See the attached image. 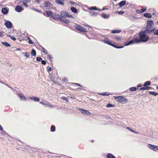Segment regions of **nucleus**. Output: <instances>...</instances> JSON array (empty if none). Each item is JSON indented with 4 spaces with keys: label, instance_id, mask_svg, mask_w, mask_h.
<instances>
[{
    "label": "nucleus",
    "instance_id": "1",
    "mask_svg": "<svg viewBox=\"0 0 158 158\" xmlns=\"http://www.w3.org/2000/svg\"><path fill=\"white\" fill-rule=\"evenodd\" d=\"M139 39L135 38L133 40L130 41L128 43H124V46H126L135 43H138L140 41L143 42H146L148 40L149 38L148 35L146 34L144 31H140L139 33Z\"/></svg>",
    "mask_w": 158,
    "mask_h": 158
},
{
    "label": "nucleus",
    "instance_id": "2",
    "mask_svg": "<svg viewBox=\"0 0 158 158\" xmlns=\"http://www.w3.org/2000/svg\"><path fill=\"white\" fill-rule=\"evenodd\" d=\"M103 41L105 43L109 45H111L117 48H123V46H116V45L113 44L112 43L114 42L111 41L109 40L107 38H105L103 40Z\"/></svg>",
    "mask_w": 158,
    "mask_h": 158
},
{
    "label": "nucleus",
    "instance_id": "3",
    "mask_svg": "<svg viewBox=\"0 0 158 158\" xmlns=\"http://www.w3.org/2000/svg\"><path fill=\"white\" fill-rule=\"evenodd\" d=\"M74 27L76 30H78L81 32L85 33L87 32V30L86 29L78 24H76Z\"/></svg>",
    "mask_w": 158,
    "mask_h": 158
},
{
    "label": "nucleus",
    "instance_id": "4",
    "mask_svg": "<svg viewBox=\"0 0 158 158\" xmlns=\"http://www.w3.org/2000/svg\"><path fill=\"white\" fill-rule=\"evenodd\" d=\"M148 147L150 149L156 152H158V146L149 144L148 145Z\"/></svg>",
    "mask_w": 158,
    "mask_h": 158
},
{
    "label": "nucleus",
    "instance_id": "5",
    "mask_svg": "<svg viewBox=\"0 0 158 158\" xmlns=\"http://www.w3.org/2000/svg\"><path fill=\"white\" fill-rule=\"evenodd\" d=\"M142 8L140 10H138V9L136 10H135V12L137 14H140L144 12L147 9L146 7L145 6H144L143 7L142 6Z\"/></svg>",
    "mask_w": 158,
    "mask_h": 158
},
{
    "label": "nucleus",
    "instance_id": "6",
    "mask_svg": "<svg viewBox=\"0 0 158 158\" xmlns=\"http://www.w3.org/2000/svg\"><path fill=\"white\" fill-rule=\"evenodd\" d=\"M148 23L146 26L147 28H150L154 25V23L153 21L152 20L149 21L148 20L147 21Z\"/></svg>",
    "mask_w": 158,
    "mask_h": 158
},
{
    "label": "nucleus",
    "instance_id": "7",
    "mask_svg": "<svg viewBox=\"0 0 158 158\" xmlns=\"http://www.w3.org/2000/svg\"><path fill=\"white\" fill-rule=\"evenodd\" d=\"M78 110L80 111L82 114H89V115L91 114L90 112L88 110H85L83 109L79 108Z\"/></svg>",
    "mask_w": 158,
    "mask_h": 158
},
{
    "label": "nucleus",
    "instance_id": "8",
    "mask_svg": "<svg viewBox=\"0 0 158 158\" xmlns=\"http://www.w3.org/2000/svg\"><path fill=\"white\" fill-rule=\"evenodd\" d=\"M5 25L8 28H10L12 26V23L10 21H7L5 23Z\"/></svg>",
    "mask_w": 158,
    "mask_h": 158
},
{
    "label": "nucleus",
    "instance_id": "9",
    "mask_svg": "<svg viewBox=\"0 0 158 158\" xmlns=\"http://www.w3.org/2000/svg\"><path fill=\"white\" fill-rule=\"evenodd\" d=\"M64 17H63L62 16H60V19L59 20L64 22L66 23H68L69 22V20L67 19H66L64 18Z\"/></svg>",
    "mask_w": 158,
    "mask_h": 158
},
{
    "label": "nucleus",
    "instance_id": "10",
    "mask_svg": "<svg viewBox=\"0 0 158 158\" xmlns=\"http://www.w3.org/2000/svg\"><path fill=\"white\" fill-rule=\"evenodd\" d=\"M43 14L45 16H47L48 17L50 16L52 17L53 14L52 11H46L45 13H44Z\"/></svg>",
    "mask_w": 158,
    "mask_h": 158
},
{
    "label": "nucleus",
    "instance_id": "11",
    "mask_svg": "<svg viewBox=\"0 0 158 158\" xmlns=\"http://www.w3.org/2000/svg\"><path fill=\"white\" fill-rule=\"evenodd\" d=\"M15 10L17 12H21L23 9L21 6L17 5L16 6Z\"/></svg>",
    "mask_w": 158,
    "mask_h": 158
},
{
    "label": "nucleus",
    "instance_id": "12",
    "mask_svg": "<svg viewBox=\"0 0 158 158\" xmlns=\"http://www.w3.org/2000/svg\"><path fill=\"white\" fill-rule=\"evenodd\" d=\"M60 17V15L56 14H54V15L52 14V18L53 19H55L56 20L57 19L59 20Z\"/></svg>",
    "mask_w": 158,
    "mask_h": 158
},
{
    "label": "nucleus",
    "instance_id": "13",
    "mask_svg": "<svg viewBox=\"0 0 158 158\" xmlns=\"http://www.w3.org/2000/svg\"><path fill=\"white\" fill-rule=\"evenodd\" d=\"M44 5L46 8L50 7L51 6V3L49 1L45 2L44 4Z\"/></svg>",
    "mask_w": 158,
    "mask_h": 158
},
{
    "label": "nucleus",
    "instance_id": "14",
    "mask_svg": "<svg viewBox=\"0 0 158 158\" xmlns=\"http://www.w3.org/2000/svg\"><path fill=\"white\" fill-rule=\"evenodd\" d=\"M65 0H56L55 2L58 4L64 5V2Z\"/></svg>",
    "mask_w": 158,
    "mask_h": 158
},
{
    "label": "nucleus",
    "instance_id": "15",
    "mask_svg": "<svg viewBox=\"0 0 158 158\" xmlns=\"http://www.w3.org/2000/svg\"><path fill=\"white\" fill-rule=\"evenodd\" d=\"M126 4V1H122L120 2L119 3L118 5L120 8L122 7L123 6L125 5Z\"/></svg>",
    "mask_w": 158,
    "mask_h": 158
},
{
    "label": "nucleus",
    "instance_id": "16",
    "mask_svg": "<svg viewBox=\"0 0 158 158\" xmlns=\"http://www.w3.org/2000/svg\"><path fill=\"white\" fill-rule=\"evenodd\" d=\"M61 15L63 17H67L68 13L65 11H62L61 12Z\"/></svg>",
    "mask_w": 158,
    "mask_h": 158
},
{
    "label": "nucleus",
    "instance_id": "17",
    "mask_svg": "<svg viewBox=\"0 0 158 158\" xmlns=\"http://www.w3.org/2000/svg\"><path fill=\"white\" fill-rule=\"evenodd\" d=\"M150 89V87L147 86H143V87H141L139 88L140 90H149Z\"/></svg>",
    "mask_w": 158,
    "mask_h": 158
},
{
    "label": "nucleus",
    "instance_id": "18",
    "mask_svg": "<svg viewBox=\"0 0 158 158\" xmlns=\"http://www.w3.org/2000/svg\"><path fill=\"white\" fill-rule=\"evenodd\" d=\"M149 28H146V30L145 31H144V32H145V34L146 33H149L154 30V28L152 29V30L149 29Z\"/></svg>",
    "mask_w": 158,
    "mask_h": 158
},
{
    "label": "nucleus",
    "instance_id": "19",
    "mask_svg": "<svg viewBox=\"0 0 158 158\" xmlns=\"http://www.w3.org/2000/svg\"><path fill=\"white\" fill-rule=\"evenodd\" d=\"M121 30H116L115 29L111 31V33L115 34V33H118L121 32Z\"/></svg>",
    "mask_w": 158,
    "mask_h": 158
},
{
    "label": "nucleus",
    "instance_id": "20",
    "mask_svg": "<svg viewBox=\"0 0 158 158\" xmlns=\"http://www.w3.org/2000/svg\"><path fill=\"white\" fill-rule=\"evenodd\" d=\"M144 16L148 18H151L152 17V15L149 13H145L143 14Z\"/></svg>",
    "mask_w": 158,
    "mask_h": 158
},
{
    "label": "nucleus",
    "instance_id": "21",
    "mask_svg": "<svg viewBox=\"0 0 158 158\" xmlns=\"http://www.w3.org/2000/svg\"><path fill=\"white\" fill-rule=\"evenodd\" d=\"M2 12L4 14H6L8 12L7 9L6 8H2Z\"/></svg>",
    "mask_w": 158,
    "mask_h": 158
},
{
    "label": "nucleus",
    "instance_id": "22",
    "mask_svg": "<svg viewBox=\"0 0 158 158\" xmlns=\"http://www.w3.org/2000/svg\"><path fill=\"white\" fill-rule=\"evenodd\" d=\"M107 158H116V157L112 154L108 153L107 154Z\"/></svg>",
    "mask_w": 158,
    "mask_h": 158
},
{
    "label": "nucleus",
    "instance_id": "23",
    "mask_svg": "<svg viewBox=\"0 0 158 158\" xmlns=\"http://www.w3.org/2000/svg\"><path fill=\"white\" fill-rule=\"evenodd\" d=\"M138 89H139L138 88H137L135 87H133L130 88L129 89V90L130 91H135Z\"/></svg>",
    "mask_w": 158,
    "mask_h": 158
},
{
    "label": "nucleus",
    "instance_id": "24",
    "mask_svg": "<svg viewBox=\"0 0 158 158\" xmlns=\"http://www.w3.org/2000/svg\"><path fill=\"white\" fill-rule=\"evenodd\" d=\"M115 106L114 104H112L110 103L108 104L106 106V107L107 108H110L111 107H114Z\"/></svg>",
    "mask_w": 158,
    "mask_h": 158
},
{
    "label": "nucleus",
    "instance_id": "25",
    "mask_svg": "<svg viewBox=\"0 0 158 158\" xmlns=\"http://www.w3.org/2000/svg\"><path fill=\"white\" fill-rule=\"evenodd\" d=\"M70 10L72 12L75 13H76L77 12V10L74 7H71Z\"/></svg>",
    "mask_w": 158,
    "mask_h": 158
},
{
    "label": "nucleus",
    "instance_id": "26",
    "mask_svg": "<svg viewBox=\"0 0 158 158\" xmlns=\"http://www.w3.org/2000/svg\"><path fill=\"white\" fill-rule=\"evenodd\" d=\"M99 94L100 95H102L103 96H108L109 95H110V94L108 92H103L101 93H99Z\"/></svg>",
    "mask_w": 158,
    "mask_h": 158
},
{
    "label": "nucleus",
    "instance_id": "27",
    "mask_svg": "<svg viewBox=\"0 0 158 158\" xmlns=\"http://www.w3.org/2000/svg\"><path fill=\"white\" fill-rule=\"evenodd\" d=\"M102 16L103 18L105 19H106L109 17L108 15L105 13H102Z\"/></svg>",
    "mask_w": 158,
    "mask_h": 158
},
{
    "label": "nucleus",
    "instance_id": "28",
    "mask_svg": "<svg viewBox=\"0 0 158 158\" xmlns=\"http://www.w3.org/2000/svg\"><path fill=\"white\" fill-rule=\"evenodd\" d=\"M149 93L152 95H154V96H156L158 95V93H157L156 92H154L153 91H149Z\"/></svg>",
    "mask_w": 158,
    "mask_h": 158
},
{
    "label": "nucleus",
    "instance_id": "29",
    "mask_svg": "<svg viewBox=\"0 0 158 158\" xmlns=\"http://www.w3.org/2000/svg\"><path fill=\"white\" fill-rule=\"evenodd\" d=\"M151 82L150 81H147L145 82L144 85H143V86H148L150 85Z\"/></svg>",
    "mask_w": 158,
    "mask_h": 158
},
{
    "label": "nucleus",
    "instance_id": "30",
    "mask_svg": "<svg viewBox=\"0 0 158 158\" xmlns=\"http://www.w3.org/2000/svg\"><path fill=\"white\" fill-rule=\"evenodd\" d=\"M31 54L33 56H35L36 55V51H35V50L34 49H32V50H31Z\"/></svg>",
    "mask_w": 158,
    "mask_h": 158
},
{
    "label": "nucleus",
    "instance_id": "31",
    "mask_svg": "<svg viewBox=\"0 0 158 158\" xmlns=\"http://www.w3.org/2000/svg\"><path fill=\"white\" fill-rule=\"evenodd\" d=\"M2 44L6 47H10V45L6 42H3Z\"/></svg>",
    "mask_w": 158,
    "mask_h": 158
},
{
    "label": "nucleus",
    "instance_id": "32",
    "mask_svg": "<svg viewBox=\"0 0 158 158\" xmlns=\"http://www.w3.org/2000/svg\"><path fill=\"white\" fill-rule=\"evenodd\" d=\"M56 127H55L54 125L51 126V131H52L54 132L55 131Z\"/></svg>",
    "mask_w": 158,
    "mask_h": 158
},
{
    "label": "nucleus",
    "instance_id": "33",
    "mask_svg": "<svg viewBox=\"0 0 158 158\" xmlns=\"http://www.w3.org/2000/svg\"><path fill=\"white\" fill-rule=\"evenodd\" d=\"M47 59L50 60L51 61H52V57L51 55H49L47 56Z\"/></svg>",
    "mask_w": 158,
    "mask_h": 158
},
{
    "label": "nucleus",
    "instance_id": "34",
    "mask_svg": "<svg viewBox=\"0 0 158 158\" xmlns=\"http://www.w3.org/2000/svg\"><path fill=\"white\" fill-rule=\"evenodd\" d=\"M18 96L20 98H23V99H25V97L23 94H18Z\"/></svg>",
    "mask_w": 158,
    "mask_h": 158
},
{
    "label": "nucleus",
    "instance_id": "35",
    "mask_svg": "<svg viewBox=\"0 0 158 158\" xmlns=\"http://www.w3.org/2000/svg\"><path fill=\"white\" fill-rule=\"evenodd\" d=\"M126 128L128 130H129L131 131V132H133V133H137V132H135L134 131H133L131 129V128H130V127H127Z\"/></svg>",
    "mask_w": 158,
    "mask_h": 158
},
{
    "label": "nucleus",
    "instance_id": "36",
    "mask_svg": "<svg viewBox=\"0 0 158 158\" xmlns=\"http://www.w3.org/2000/svg\"><path fill=\"white\" fill-rule=\"evenodd\" d=\"M7 36L10 37L12 40L14 41H15L16 40V38L15 37L11 36L10 35H7Z\"/></svg>",
    "mask_w": 158,
    "mask_h": 158
},
{
    "label": "nucleus",
    "instance_id": "37",
    "mask_svg": "<svg viewBox=\"0 0 158 158\" xmlns=\"http://www.w3.org/2000/svg\"><path fill=\"white\" fill-rule=\"evenodd\" d=\"M89 9L90 10H97V7L96 6L90 7L89 8Z\"/></svg>",
    "mask_w": 158,
    "mask_h": 158
},
{
    "label": "nucleus",
    "instance_id": "38",
    "mask_svg": "<svg viewBox=\"0 0 158 158\" xmlns=\"http://www.w3.org/2000/svg\"><path fill=\"white\" fill-rule=\"evenodd\" d=\"M42 51L45 54H47V53H48L47 51L45 48H42Z\"/></svg>",
    "mask_w": 158,
    "mask_h": 158
},
{
    "label": "nucleus",
    "instance_id": "39",
    "mask_svg": "<svg viewBox=\"0 0 158 158\" xmlns=\"http://www.w3.org/2000/svg\"><path fill=\"white\" fill-rule=\"evenodd\" d=\"M127 99H118V102H127Z\"/></svg>",
    "mask_w": 158,
    "mask_h": 158
},
{
    "label": "nucleus",
    "instance_id": "40",
    "mask_svg": "<svg viewBox=\"0 0 158 158\" xmlns=\"http://www.w3.org/2000/svg\"><path fill=\"white\" fill-rule=\"evenodd\" d=\"M23 5L26 7H27L28 6V4H27V3L24 1L23 2Z\"/></svg>",
    "mask_w": 158,
    "mask_h": 158
},
{
    "label": "nucleus",
    "instance_id": "41",
    "mask_svg": "<svg viewBox=\"0 0 158 158\" xmlns=\"http://www.w3.org/2000/svg\"><path fill=\"white\" fill-rule=\"evenodd\" d=\"M47 70L48 72L49 73L52 71V69L50 67L48 66L47 67Z\"/></svg>",
    "mask_w": 158,
    "mask_h": 158
},
{
    "label": "nucleus",
    "instance_id": "42",
    "mask_svg": "<svg viewBox=\"0 0 158 158\" xmlns=\"http://www.w3.org/2000/svg\"><path fill=\"white\" fill-rule=\"evenodd\" d=\"M117 13L119 15H123L124 13V11H118Z\"/></svg>",
    "mask_w": 158,
    "mask_h": 158
},
{
    "label": "nucleus",
    "instance_id": "43",
    "mask_svg": "<svg viewBox=\"0 0 158 158\" xmlns=\"http://www.w3.org/2000/svg\"><path fill=\"white\" fill-rule=\"evenodd\" d=\"M67 17H69L72 19H74V17L73 15H70L69 14H68Z\"/></svg>",
    "mask_w": 158,
    "mask_h": 158
},
{
    "label": "nucleus",
    "instance_id": "44",
    "mask_svg": "<svg viewBox=\"0 0 158 158\" xmlns=\"http://www.w3.org/2000/svg\"><path fill=\"white\" fill-rule=\"evenodd\" d=\"M114 98H115V99H125V98H122V97L121 96H118V97H116L115 98L114 97Z\"/></svg>",
    "mask_w": 158,
    "mask_h": 158
},
{
    "label": "nucleus",
    "instance_id": "45",
    "mask_svg": "<svg viewBox=\"0 0 158 158\" xmlns=\"http://www.w3.org/2000/svg\"><path fill=\"white\" fill-rule=\"evenodd\" d=\"M115 39L119 41L121 40V38L119 36H116L115 37Z\"/></svg>",
    "mask_w": 158,
    "mask_h": 158
},
{
    "label": "nucleus",
    "instance_id": "46",
    "mask_svg": "<svg viewBox=\"0 0 158 158\" xmlns=\"http://www.w3.org/2000/svg\"><path fill=\"white\" fill-rule=\"evenodd\" d=\"M42 59V58L40 57H37L36 59V60L37 61H40Z\"/></svg>",
    "mask_w": 158,
    "mask_h": 158
},
{
    "label": "nucleus",
    "instance_id": "47",
    "mask_svg": "<svg viewBox=\"0 0 158 158\" xmlns=\"http://www.w3.org/2000/svg\"><path fill=\"white\" fill-rule=\"evenodd\" d=\"M41 64L44 65H45L46 63V61L44 60H42L41 61Z\"/></svg>",
    "mask_w": 158,
    "mask_h": 158
},
{
    "label": "nucleus",
    "instance_id": "48",
    "mask_svg": "<svg viewBox=\"0 0 158 158\" xmlns=\"http://www.w3.org/2000/svg\"><path fill=\"white\" fill-rule=\"evenodd\" d=\"M24 56H26L27 57H29V53L27 52H25L24 53Z\"/></svg>",
    "mask_w": 158,
    "mask_h": 158
},
{
    "label": "nucleus",
    "instance_id": "49",
    "mask_svg": "<svg viewBox=\"0 0 158 158\" xmlns=\"http://www.w3.org/2000/svg\"><path fill=\"white\" fill-rule=\"evenodd\" d=\"M71 3L72 4V6H76V5H77V4H76L75 3L73 2H72Z\"/></svg>",
    "mask_w": 158,
    "mask_h": 158
},
{
    "label": "nucleus",
    "instance_id": "50",
    "mask_svg": "<svg viewBox=\"0 0 158 158\" xmlns=\"http://www.w3.org/2000/svg\"><path fill=\"white\" fill-rule=\"evenodd\" d=\"M135 18V17L134 16H131L129 17V19L131 20H132L133 19Z\"/></svg>",
    "mask_w": 158,
    "mask_h": 158
},
{
    "label": "nucleus",
    "instance_id": "51",
    "mask_svg": "<svg viewBox=\"0 0 158 158\" xmlns=\"http://www.w3.org/2000/svg\"><path fill=\"white\" fill-rule=\"evenodd\" d=\"M97 15H98V14L96 13H93L92 14V16H97Z\"/></svg>",
    "mask_w": 158,
    "mask_h": 158
},
{
    "label": "nucleus",
    "instance_id": "52",
    "mask_svg": "<svg viewBox=\"0 0 158 158\" xmlns=\"http://www.w3.org/2000/svg\"><path fill=\"white\" fill-rule=\"evenodd\" d=\"M28 42H29V43H30V44H32L33 43V41L31 39H29V40Z\"/></svg>",
    "mask_w": 158,
    "mask_h": 158
},
{
    "label": "nucleus",
    "instance_id": "53",
    "mask_svg": "<svg viewBox=\"0 0 158 158\" xmlns=\"http://www.w3.org/2000/svg\"><path fill=\"white\" fill-rule=\"evenodd\" d=\"M0 130L3 131V129L2 126L0 125Z\"/></svg>",
    "mask_w": 158,
    "mask_h": 158
},
{
    "label": "nucleus",
    "instance_id": "54",
    "mask_svg": "<svg viewBox=\"0 0 158 158\" xmlns=\"http://www.w3.org/2000/svg\"><path fill=\"white\" fill-rule=\"evenodd\" d=\"M31 0H25L24 1L25 2H29L31 1Z\"/></svg>",
    "mask_w": 158,
    "mask_h": 158
},
{
    "label": "nucleus",
    "instance_id": "55",
    "mask_svg": "<svg viewBox=\"0 0 158 158\" xmlns=\"http://www.w3.org/2000/svg\"><path fill=\"white\" fill-rule=\"evenodd\" d=\"M6 133V132L5 131H3L1 132V133L2 135H5Z\"/></svg>",
    "mask_w": 158,
    "mask_h": 158
},
{
    "label": "nucleus",
    "instance_id": "56",
    "mask_svg": "<svg viewBox=\"0 0 158 158\" xmlns=\"http://www.w3.org/2000/svg\"><path fill=\"white\" fill-rule=\"evenodd\" d=\"M155 34L157 35H158V30L156 31L155 33Z\"/></svg>",
    "mask_w": 158,
    "mask_h": 158
},
{
    "label": "nucleus",
    "instance_id": "57",
    "mask_svg": "<svg viewBox=\"0 0 158 158\" xmlns=\"http://www.w3.org/2000/svg\"><path fill=\"white\" fill-rule=\"evenodd\" d=\"M142 86V85L140 84L138 85L137 86V87H141Z\"/></svg>",
    "mask_w": 158,
    "mask_h": 158
},
{
    "label": "nucleus",
    "instance_id": "58",
    "mask_svg": "<svg viewBox=\"0 0 158 158\" xmlns=\"http://www.w3.org/2000/svg\"><path fill=\"white\" fill-rule=\"evenodd\" d=\"M34 10L36 11H37L38 12H41V11L39 10H37L36 9H34Z\"/></svg>",
    "mask_w": 158,
    "mask_h": 158
},
{
    "label": "nucleus",
    "instance_id": "59",
    "mask_svg": "<svg viewBox=\"0 0 158 158\" xmlns=\"http://www.w3.org/2000/svg\"><path fill=\"white\" fill-rule=\"evenodd\" d=\"M75 84L77 85H78L79 86H80V87L82 86L81 85V84H79L75 83Z\"/></svg>",
    "mask_w": 158,
    "mask_h": 158
},
{
    "label": "nucleus",
    "instance_id": "60",
    "mask_svg": "<svg viewBox=\"0 0 158 158\" xmlns=\"http://www.w3.org/2000/svg\"><path fill=\"white\" fill-rule=\"evenodd\" d=\"M3 36V34L2 33L0 32V36L2 37Z\"/></svg>",
    "mask_w": 158,
    "mask_h": 158
},
{
    "label": "nucleus",
    "instance_id": "61",
    "mask_svg": "<svg viewBox=\"0 0 158 158\" xmlns=\"http://www.w3.org/2000/svg\"><path fill=\"white\" fill-rule=\"evenodd\" d=\"M30 99H39V98H35V97H34V98H30Z\"/></svg>",
    "mask_w": 158,
    "mask_h": 158
},
{
    "label": "nucleus",
    "instance_id": "62",
    "mask_svg": "<svg viewBox=\"0 0 158 158\" xmlns=\"http://www.w3.org/2000/svg\"><path fill=\"white\" fill-rule=\"evenodd\" d=\"M35 2L38 3H39L40 2V0H35Z\"/></svg>",
    "mask_w": 158,
    "mask_h": 158
},
{
    "label": "nucleus",
    "instance_id": "63",
    "mask_svg": "<svg viewBox=\"0 0 158 158\" xmlns=\"http://www.w3.org/2000/svg\"><path fill=\"white\" fill-rule=\"evenodd\" d=\"M33 100H34L35 101L38 102L39 101L40 99H33Z\"/></svg>",
    "mask_w": 158,
    "mask_h": 158
},
{
    "label": "nucleus",
    "instance_id": "64",
    "mask_svg": "<svg viewBox=\"0 0 158 158\" xmlns=\"http://www.w3.org/2000/svg\"><path fill=\"white\" fill-rule=\"evenodd\" d=\"M108 9L107 8H105V7H103V8L102 9V10H107Z\"/></svg>",
    "mask_w": 158,
    "mask_h": 158
}]
</instances>
